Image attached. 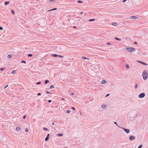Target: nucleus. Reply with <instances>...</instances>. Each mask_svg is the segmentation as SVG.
I'll return each mask as SVG.
<instances>
[{"mask_svg":"<svg viewBox=\"0 0 148 148\" xmlns=\"http://www.w3.org/2000/svg\"><path fill=\"white\" fill-rule=\"evenodd\" d=\"M0 29L1 30H2L3 29V27H0Z\"/></svg>","mask_w":148,"mask_h":148,"instance_id":"obj_39","label":"nucleus"},{"mask_svg":"<svg viewBox=\"0 0 148 148\" xmlns=\"http://www.w3.org/2000/svg\"><path fill=\"white\" fill-rule=\"evenodd\" d=\"M51 101H51V100H49L48 101V102H49V103H50V102H51Z\"/></svg>","mask_w":148,"mask_h":148,"instance_id":"obj_44","label":"nucleus"},{"mask_svg":"<svg viewBox=\"0 0 148 148\" xmlns=\"http://www.w3.org/2000/svg\"><path fill=\"white\" fill-rule=\"evenodd\" d=\"M16 72V71H14V70L12 72V74H13V73H15Z\"/></svg>","mask_w":148,"mask_h":148,"instance_id":"obj_34","label":"nucleus"},{"mask_svg":"<svg viewBox=\"0 0 148 148\" xmlns=\"http://www.w3.org/2000/svg\"><path fill=\"white\" fill-rule=\"evenodd\" d=\"M70 112V111L69 110H68L66 111V112L67 113H69Z\"/></svg>","mask_w":148,"mask_h":148,"instance_id":"obj_35","label":"nucleus"},{"mask_svg":"<svg viewBox=\"0 0 148 148\" xmlns=\"http://www.w3.org/2000/svg\"><path fill=\"white\" fill-rule=\"evenodd\" d=\"M59 57H60V58H63V56H60V55H58V56Z\"/></svg>","mask_w":148,"mask_h":148,"instance_id":"obj_40","label":"nucleus"},{"mask_svg":"<svg viewBox=\"0 0 148 148\" xmlns=\"http://www.w3.org/2000/svg\"><path fill=\"white\" fill-rule=\"evenodd\" d=\"M12 57V55L10 54H9L8 55V58H10Z\"/></svg>","mask_w":148,"mask_h":148,"instance_id":"obj_14","label":"nucleus"},{"mask_svg":"<svg viewBox=\"0 0 148 148\" xmlns=\"http://www.w3.org/2000/svg\"><path fill=\"white\" fill-rule=\"evenodd\" d=\"M37 95L38 96H40L41 95V94L40 93H38Z\"/></svg>","mask_w":148,"mask_h":148,"instance_id":"obj_43","label":"nucleus"},{"mask_svg":"<svg viewBox=\"0 0 148 148\" xmlns=\"http://www.w3.org/2000/svg\"><path fill=\"white\" fill-rule=\"evenodd\" d=\"M71 109H72L73 110H75V107H72L71 108Z\"/></svg>","mask_w":148,"mask_h":148,"instance_id":"obj_37","label":"nucleus"},{"mask_svg":"<svg viewBox=\"0 0 148 148\" xmlns=\"http://www.w3.org/2000/svg\"><path fill=\"white\" fill-rule=\"evenodd\" d=\"M71 95H74V93L73 92H72L71 93Z\"/></svg>","mask_w":148,"mask_h":148,"instance_id":"obj_49","label":"nucleus"},{"mask_svg":"<svg viewBox=\"0 0 148 148\" xmlns=\"http://www.w3.org/2000/svg\"><path fill=\"white\" fill-rule=\"evenodd\" d=\"M95 21V19H90L89 20V21Z\"/></svg>","mask_w":148,"mask_h":148,"instance_id":"obj_19","label":"nucleus"},{"mask_svg":"<svg viewBox=\"0 0 148 148\" xmlns=\"http://www.w3.org/2000/svg\"><path fill=\"white\" fill-rule=\"evenodd\" d=\"M106 83V81L104 80H102L101 82V83L102 84H105Z\"/></svg>","mask_w":148,"mask_h":148,"instance_id":"obj_7","label":"nucleus"},{"mask_svg":"<svg viewBox=\"0 0 148 148\" xmlns=\"http://www.w3.org/2000/svg\"><path fill=\"white\" fill-rule=\"evenodd\" d=\"M49 137H47L45 138V141H47V140H49Z\"/></svg>","mask_w":148,"mask_h":148,"instance_id":"obj_15","label":"nucleus"},{"mask_svg":"<svg viewBox=\"0 0 148 148\" xmlns=\"http://www.w3.org/2000/svg\"><path fill=\"white\" fill-rule=\"evenodd\" d=\"M107 44L108 45H110V43L109 42H108V43H107Z\"/></svg>","mask_w":148,"mask_h":148,"instance_id":"obj_46","label":"nucleus"},{"mask_svg":"<svg viewBox=\"0 0 148 148\" xmlns=\"http://www.w3.org/2000/svg\"><path fill=\"white\" fill-rule=\"evenodd\" d=\"M126 68H127V69H129V67H129V66L127 64H126Z\"/></svg>","mask_w":148,"mask_h":148,"instance_id":"obj_20","label":"nucleus"},{"mask_svg":"<svg viewBox=\"0 0 148 148\" xmlns=\"http://www.w3.org/2000/svg\"><path fill=\"white\" fill-rule=\"evenodd\" d=\"M8 85H6V86H5V87H4V88H6L7 87H8Z\"/></svg>","mask_w":148,"mask_h":148,"instance_id":"obj_42","label":"nucleus"},{"mask_svg":"<svg viewBox=\"0 0 148 148\" xmlns=\"http://www.w3.org/2000/svg\"><path fill=\"white\" fill-rule=\"evenodd\" d=\"M145 94L144 93H142L138 95V97L140 98H142L145 97Z\"/></svg>","mask_w":148,"mask_h":148,"instance_id":"obj_3","label":"nucleus"},{"mask_svg":"<svg viewBox=\"0 0 148 148\" xmlns=\"http://www.w3.org/2000/svg\"><path fill=\"white\" fill-rule=\"evenodd\" d=\"M83 12H80V14H83Z\"/></svg>","mask_w":148,"mask_h":148,"instance_id":"obj_52","label":"nucleus"},{"mask_svg":"<svg viewBox=\"0 0 148 148\" xmlns=\"http://www.w3.org/2000/svg\"><path fill=\"white\" fill-rule=\"evenodd\" d=\"M80 114L81 115V112H80Z\"/></svg>","mask_w":148,"mask_h":148,"instance_id":"obj_55","label":"nucleus"},{"mask_svg":"<svg viewBox=\"0 0 148 148\" xmlns=\"http://www.w3.org/2000/svg\"><path fill=\"white\" fill-rule=\"evenodd\" d=\"M142 145H140V146H139L138 148H142Z\"/></svg>","mask_w":148,"mask_h":148,"instance_id":"obj_31","label":"nucleus"},{"mask_svg":"<svg viewBox=\"0 0 148 148\" xmlns=\"http://www.w3.org/2000/svg\"><path fill=\"white\" fill-rule=\"evenodd\" d=\"M26 116L24 115V116H23V119H25L26 118Z\"/></svg>","mask_w":148,"mask_h":148,"instance_id":"obj_41","label":"nucleus"},{"mask_svg":"<svg viewBox=\"0 0 148 148\" xmlns=\"http://www.w3.org/2000/svg\"><path fill=\"white\" fill-rule=\"evenodd\" d=\"M114 39L117 40H119V41H121V39L120 38H118L117 37H115Z\"/></svg>","mask_w":148,"mask_h":148,"instance_id":"obj_13","label":"nucleus"},{"mask_svg":"<svg viewBox=\"0 0 148 148\" xmlns=\"http://www.w3.org/2000/svg\"><path fill=\"white\" fill-rule=\"evenodd\" d=\"M134 44H137V42H134Z\"/></svg>","mask_w":148,"mask_h":148,"instance_id":"obj_48","label":"nucleus"},{"mask_svg":"<svg viewBox=\"0 0 148 148\" xmlns=\"http://www.w3.org/2000/svg\"><path fill=\"white\" fill-rule=\"evenodd\" d=\"M46 92L47 93V94H49V93H50V92H48V91H46Z\"/></svg>","mask_w":148,"mask_h":148,"instance_id":"obj_45","label":"nucleus"},{"mask_svg":"<svg viewBox=\"0 0 148 148\" xmlns=\"http://www.w3.org/2000/svg\"><path fill=\"white\" fill-rule=\"evenodd\" d=\"M77 2L79 3H82L83 2L82 1H80V0H78L77 1Z\"/></svg>","mask_w":148,"mask_h":148,"instance_id":"obj_30","label":"nucleus"},{"mask_svg":"<svg viewBox=\"0 0 148 148\" xmlns=\"http://www.w3.org/2000/svg\"><path fill=\"white\" fill-rule=\"evenodd\" d=\"M49 134H47V137H49Z\"/></svg>","mask_w":148,"mask_h":148,"instance_id":"obj_47","label":"nucleus"},{"mask_svg":"<svg viewBox=\"0 0 148 148\" xmlns=\"http://www.w3.org/2000/svg\"><path fill=\"white\" fill-rule=\"evenodd\" d=\"M21 62L22 63H26V62L25 61H24V60H22L21 61Z\"/></svg>","mask_w":148,"mask_h":148,"instance_id":"obj_25","label":"nucleus"},{"mask_svg":"<svg viewBox=\"0 0 148 148\" xmlns=\"http://www.w3.org/2000/svg\"><path fill=\"white\" fill-rule=\"evenodd\" d=\"M137 86H138V85L137 84H136L135 86V89H136L137 88Z\"/></svg>","mask_w":148,"mask_h":148,"instance_id":"obj_33","label":"nucleus"},{"mask_svg":"<svg viewBox=\"0 0 148 148\" xmlns=\"http://www.w3.org/2000/svg\"><path fill=\"white\" fill-rule=\"evenodd\" d=\"M52 56L54 57H58V55L56 54H53L52 55Z\"/></svg>","mask_w":148,"mask_h":148,"instance_id":"obj_11","label":"nucleus"},{"mask_svg":"<svg viewBox=\"0 0 148 148\" xmlns=\"http://www.w3.org/2000/svg\"><path fill=\"white\" fill-rule=\"evenodd\" d=\"M52 124L53 125H54V122H53L52 123Z\"/></svg>","mask_w":148,"mask_h":148,"instance_id":"obj_50","label":"nucleus"},{"mask_svg":"<svg viewBox=\"0 0 148 148\" xmlns=\"http://www.w3.org/2000/svg\"><path fill=\"white\" fill-rule=\"evenodd\" d=\"M41 83V82H37L36 83V84H37V85H39V84H40Z\"/></svg>","mask_w":148,"mask_h":148,"instance_id":"obj_29","label":"nucleus"},{"mask_svg":"<svg viewBox=\"0 0 148 148\" xmlns=\"http://www.w3.org/2000/svg\"><path fill=\"white\" fill-rule=\"evenodd\" d=\"M54 87V85H52L50 86V89H51V88H53Z\"/></svg>","mask_w":148,"mask_h":148,"instance_id":"obj_21","label":"nucleus"},{"mask_svg":"<svg viewBox=\"0 0 148 148\" xmlns=\"http://www.w3.org/2000/svg\"><path fill=\"white\" fill-rule=\"evenodd\" d=\"M43 130H44L46 131H47L48 130V129L47 128H46V127H44V128H43Z\"/></svg>","mask_w":148,"mask_h":148,"instance_id":"obj_17","label":"nucleus"},{"mask_svg":"<svg viewBox=\"0 0 148 148\" xmlns=\"http://www.w3.org/2000/svg\"><path fill=\"white\" fill-rule=\"evenodd\" d=\"M112 24L114 26H116L117 25V23H112Z\"/></svg>","mask_w":148,"mask_h":148,"instance_id":"obj_24","label":"nucleus"},{"mask_svg":"<svg viewBox=\"0 0 148 148\" xmlns=\"http://www.w3.org/2000/svg\"><path fill=\"white\" fill-rule=\"evenodd\" d=\"M16 129L17 131H19L20 130V128L19 127H16Z\"/></svg>","mask_w":148,"mask_h":148,"instance_id":"obj_9","label":"nucleus"},{"mask_svg":"<svg viewBox=\"0 0 148 148\" xmlns=\"http://www.w3.org/2000/svg\"><path fill=\"white\" fill-rule=\"evenodd\" d=\"M121 128L123 129L125 132L127 133L128 134L130 132V130L128 129H126L124 127H121Z\"/></svg>","mask_w":148,"mask_h":148,"instance_id":"obj_4","label":"nucleus"},{"mask_svg":"<svg viewBox=\"0 0 148 148\" xmlns=\"http://www.w3.org/2000/svg\"><path fill=\"white\" fill-rule=\"evenodd\" d=\"M110 95V94H107L106 96V97H107L109 95Z\"/></svg>","mask_w":148,"mask_h":148,"instance_id":"obj_38","label":"nucleus"},{"mask_svg":"<svg viewBox=\"0 0 148 148\" xmlns=\"http://www.w3.org/2000/svg\"><path fill=\"white\" fill-rule=\"evenodd\" d=\"M135 137L133 135H131L129 137V139L130 140H133L135 139Z\"/></svg>","mask_w":148,"mask_h":148,"instance_id":"obj_5","label":"nucleus"},{"mask_svg":"<svg viewBox=\"0 0 148 148\" xmlns=\"http://www.w3.org/2000/svg\"><path fill=\"white\" fill-rule=\"evenodd\" d=\"M62 100H65V99L63 98H62Z\"/></svg>","mask_w":148,"mask_h":148,"instance_id":"obj_53","label":"nucleus"},{"mask_svg":"<svg viewBox=\"0 0 148 148\" xmlns=\"http://www.w3.org/2000/svg\"><path fill=\"white\" fill-rule=\"evenodd\" d=\"M137 62H138L140 63L141 64H143V65H147V64L146 63H144V62H141V61H138Z\"/></svg>","mask_w":148,"mask_h":148,"instance_id":"obj_6","label":"nucleus"},{"mask_svg":"<svg viewBox=\"0 0 148 148\" xmlns=\"http://www.w3.org/2000/svg\"><path fill=\"white\" fill-rule=\"evenodd\" d=\"M76 26H74L73 27V28H76Z\"/></svg>","mask_w":148,"mask_h":148,"instance_id":"obj_54","label":"nucleus"},{"mask_svg":"<svg viewBox=\"0 0 148 148\" xmlns=\"http://www.w3.org/2000/svg\"><path fill=\"white\" fill-rule=\"evenodd\" d=\"M32 56V54H29L28 55V57H31Z\"/></svg>","mask_w":148,"mask_h":148,"instance_id":"obj_27","label":"nucleus"},{"mask_svg":"<svg viewBox=\"0 0 148 148\" xmlns=\"http://www.w3.org/2000/svg\"><path fill=\"white\" fill-rule=\"evenodd\" d=\"M49 80H46L45 81V84H47L49 82Z\"/></svg>","mask_w":148,"mask_h":148,"instance_id":"obj_16","label":"nucleus"},{"mask_svg":"<svg viewBox=\"0 0 148 148\" xmlns=\"http://www.w3.org/2000/svg\"><path fill=\"white\" fill-rule=\"evenodd\" d=\"M11 11H12V14H14V11L12 10H11Z\"/></svg>","mask_w":148,"mask_h":148,"instance_id":"obj_36","label":"nucleus"},{"mask_svg":"<svg viewBox=\"0 0 148 148\" xmlns=\"http://www.w3.org/2000/svg\"><path fill=\"white\" fill-rule=\"evenodd\" d=\"M9 1H7V2H4V4L5 5H7L9 3Z\"/></svg>","mask_w":148,"mask_h":148,"instance_id":"obj_12","label":"nucleus"},{"mask_svg":"<svg viewBox=\"0 0 148 148\" xmlns=\"http://www.w3.org/2000/svg\"><path fill=\"white\" fill-rule=\"evenodd\" d=\"M4 70V68H1V69H0V70L1 71H3Z\"/></svg>","mask_w":148,"mask_h":148,"instance_id":"obj_32","label":"nucleus"},{"mask_svg":"<svg viewBox=\"0 0 148 148\" xmlns=\"http://www.w3.org/2000/svg\"><path fill=\"white\" fill-rule=\"evenodd\" d=\"M57 9V8H54L52 9L51 10H48V11H51V10H56Z\"/></svg>","mask_w":148,"mask_h":148,"instance_id":"obj_18","label":"nucleus"},{"mask_svg":"<svg viewBox=\"0 0 148 148\" xmlns=\"http://www.w3.org/2000/svg\"><path fill=\"white\" fill-rule=\"evenodd\" d=\"M25 131L26 132H28L29 131V130L27 128H26Z\"/></svg>","mask_w":148,"mask_h":148,"instance_id":"obj_26","label":"nucleus"},{"mask_svg":"<svg viewBox=\"0 0 148 148\" xmlns=\"http://www.w3.org/2000/svg\"><path fill=\"white\" fill-rule=\"evenodd\" d=\"M127 49L128 51L131 52H134L136 50V49L132 47H129L127 48Z\"/></svg>","mask_w":148,"mask_h":148,"instance_id":"obj_2","label":"nucleus"},{"mask_svg":"<svg viewBox=\"0 0 148 148\" xmlns=\"http://www.w3.org/2000/svg\"><path fill=\"white\" fill-rule=\"evenodd\" d=\"M49 0V1H53L54 0Z\"/></svg>","mask_w":148,"mask_h":148,"instance_id":"obj_51","label":"nucleus"},{"mask_svg":"<svg viewBox=\"0 0 148 148\" xmlns=\"http://www.w3.org/2000/svg\"><path fill=\"white\" fill-rule=\"evenodd\" d=\"M148 74L147 72L144 71L142 73V76L144 80H145L147 79Z\"/></svg>","mask_w":148,"mask_h":148,"instance_id":"obj_1","label":"nucleus"},{"mask_svg":"<svg viewBox=\"0 0 148 148\" xmlns=\"http://www.w3.org/2000/svg\"><path fill=\"white\" fill-rule=\"evenodd\" d=\"M114 123L116 125H117V126L118 127H120V128H121V127H119V126L117 125V123H116V122L114 121Z\"/></svg>","mask_w":148,"mask_h":148,"instance_id":"obj_22","label":"nucleus"},{"mask_svg":"<svg viewBox=\"0 0 148 148\" xmlns=\"http://www.w3.org/2000/svg\"><path fill=\"white\" fill-rule=\"evenodd\" d=\"M58 136H63V134H58Z\"/></svg>","mask_w":148,"mask_h":148,"instance_id":"obj_28","label":"nucleus"},{"mask_svg":"<svg viewBox=\"0 0 148 148\" xmlns=\"http://www.w3.org/2000/svg\"><path fill=\"white\" fill-rule=\"evenodd\" d=\"M107 107V106L105 104H103L102 105L101 107L103 109H104Z\"/></svg>","mask_w":148,"mask_h":148,"instance_id":"obj_8","label":"nucleus"},{"mask_svg":"<svg viewBox=\"0 0 148 148\" xmlns=\"http://www.w3.org/2000/svg\"><path fill=\"white\" fill-rule=\"evenodd\" d=\"M82 58L83 59H84V60H85L86 59H88V58H86L85 57H82Z\"/></svg>","mask_w":148,"mask_h":148,"instance_id":"obj_23","label":"nucleus"},{"mask_svg":"<svg viewBox=\"0 0 148 148\" xmlns=\"http://www.w3.org/2000/svg\"><path fill=\"white\" fill-rule=\"evenodd\" d=\"M131 18H132L133 19H136L137 18L135 16H133L131 17Z\"/></svg>","mask_w":148,"mask_h":148,"instance_id":"obj_10","label":"nucleus"}]
</instances>
